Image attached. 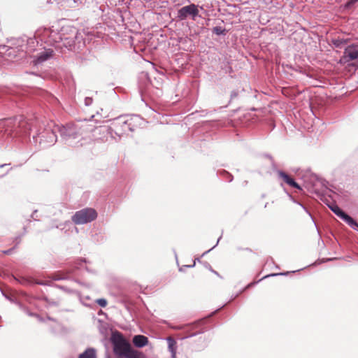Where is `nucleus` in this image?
Returning <instances> with one entry per match:
<instances>
[{
	"label": "nucleus",
	"mask_w": 358,
	"mask_h": 358,
	"mask_svg": "<svg viewBox=\"0 0 358 358\" xmlns=\"http://www.w3.org/2000/svg\"><path fill=\"white\" fill-rule=\"evenodd\" d=\"M141 122V119L138 115L120 116L112 122L110 130L111 133L120 137L135 130Z\"/></svg>",
	"instance_id": "1"
},
{
	"label": "nucleus",
	"mask_w": 358,
	"mask_h": 358,
	"mask_svg": "<svg viewBox=\"0 0 358 358\" xmlns=\"http://www.w3.org/2000/svg\"><path fill=\"white\" fill-rule=\"evenodd\" d=\"M114 354L117 357L136 358L137 350H134L131 344L123 337L122 334L115 332L111 336Z\"/></svg>",
	"instance_id": "2"
},
{
	"label": "nucleus",
	"mask_w": 358,
	"mask_h": 358,
	"mask_svg": "<svg viewBox=\"0 0 358 358\" xmlns=\"http://www.w3.org/2000/svg\"><path fill=\"white\" fill-rule=\"evenodd\" d=\"M59 127L54 122H50L42 132L38 134L39 143L43 147H49L53 145L57 142V134L59 131Z\"/></svg>",
	"instance_id": "3"
},
{
	"label": "nucleus",
	"mask_w": 358,
	"mask_h": 358,
	"mask_svg": "<svg viewBox=\"0 0 358 358\" xmlns=\"http://www.w3.org/2000/svg\"><path fill=\"white\" fill-rule=\"evenodd\" d=\"M36 36L40 38L42 41L55 45L56 48L61 47L60 41H63V34L51 29L38 30L36 32Z\"/></svg>",
	"instance_id": "4"
},
{
	"label": "nucleus",
	"mask_w": 358,
	"mask_h": 358,
	"mask_svg": "<svg viewBox=\"0 0 358 358\" xmlns=\"http://www.w3.org/2000/svg\"><path fill=\"white\" fill-rule=\"evenodd\" d=\"M59 131L62 137L71 145H76V143L73 140L81 138L80 129L77 124L73 123L67 124L62 128L59 127Z\"/></svg>",
	"instance_id": "5"
},
{
	"label": "nucleus",
	"mask_w": 358,
	"mask_h": 358,
	"mask_svg": "<svg viewBox=\"0 0 358 358\" xmlns=\"http://www.w3.org/2000/svg\"><path fill=\"white\" fill-rule=\"evenodd\" d=\"M97 217V213L92 208H85L77 211L72 217L73 222L76 224H83L93 221Z\"/></svg>",
	"instance_id": "6"
},
{
	"label": "nucleus",
	"mask_w": 358,
	"mask_h": 358,
	"mask_svg": "<svg viewBox=\"0 0 358 358\" xmlns=\"http://www.w3.org/2000/svg\"><path fill=\"white\" fill-rule=\"evenodd\" d=\"M199 10L198 6L194 3L182 7L178 10L177 17L180 20H185L187 17L195 20L199 16Z\"/></svg>",
	"instance_id": "7"
},
{
	"label": "nucleus",
	"mask_w": 358,
	"mask_h": 358,
	"mask_svg": "<svg viewBox=\"0 0 358 358\" xmlns=\"http://www.w3.org/2000/svg\"><path fill=\"white\" fill-rule=\"evenodd\" d=\"M53 56V50L51 49H45L35 56L34 62L36 64H41L50 59Z\"/></svg>",
	"instance_id": "8"
},
{
	"label": "nucleus",
	"mask_w": 358,
	"mask_h": 358,
	"mask_svg": "<svg viewBox=\"0 0 358 358\" xmlns=\"http://www.w3.org/2000/svg\"><path fill=\"white\" fill-rule=\"evenodd\" d=\"M344 54L349 60H355L358 58V44L353 43L348 45L344 51Z\"/></svg>",
	"instance_id": "9"
},
{
	"label": "nucleus",
	"mask_w": 358,
	"mask_h": 358,
	"mask_svg": "<svg viewBox=\"0 0 358 358\" xmlns=\"http://www.w3.org/2000/svg\"><path fill=\"white\" fill-rule=\"evenodd\" d=\"M77 38V36L75 34L71 37H66L63 34V41H60L61 47H57V48H62L63 47H64L69 50L73 49L75 48V38Z\"/></svg>",
	"instance_id": "10"
},
{
	"label": "nucleus",
	"mask_w": 358,
	"mask_h": 358,
	"mask_svg": "<svg viewBox=\"0 0 358 358\" xmlns=\"http://www.w3.org/2000/svg\"><path fill=\"white\" fill-rule=\"evenodd\" d=\"M278 176L284 180L285 182H286L289 186L296 188L298 189H301V187L299 185L298 183H296L293 178H292L289 175H287L286 173L279 171H278Z\"/></svg>",
	"instance_id": "11"
},
{
	"label": "nucleus",
	"mask_w": 358,
	"mask_h": 358,
	"mask_svg": "<svg viewBox=\"0 0 358 358\" xmlns=\"http://www.w3.org/2000/svg\"><path fill=\"white\" fill-rule=\"evenodd\" d=\"M133 343L137 348H143L148 345V338L143 335H136L133 338Z\"/></svg>",
	"instance_id": "12"
},
{
	"label": "nucleus",
	"mask_w": 358,
	"mask_h": 358,
	"mask_svg": "<svg viewBox=\"0 0 358 358\" xmlns=\"http://www.w3.org/2000/svg\"><path fill=\"white\" fill-rule=\"evenodd\" d=\"M166 341L168 343L169 350L171 352L172 358H176L177 350L176 341L171 337H168Z\"/></svg>",
	"instance_id": "13"
},
{
	"label": "nucleus",
	"mask_w": 358,
	"mask_h": 358,
	"mask_svg": "<svg viewBox=\"0 0 358 358\" xmlns=\"http://www.w3.org/2000/svg\"><path fill=\"white\" fill-rule=\"evenodd\" d=\"M343 221H345L351 228H352L355 230L358 229V224L357 222L354 220L350 216L345 214L342 218Z\"/></svg>",
	"instance_id": "14"
},
{
	"label": "nucleus",
	"mask_w": 358,
	"mask_h": 358,
	"mask_svg": "<svg viewBox=\"0 0 358 358\" xmlns=\"http://www.w3.org/2000/svg\"><path fill=\"white\" fill-rule=\"evenodd\" d=\"M328 206L341 219L346 214L336 203L328 204Z\"/></svg>",
	"instance_id": "15"
},
{
	"label": "nucleus",
	"mask_w": 358,
	"mask_h": 358,
	"mask_svg": "<svg viewBox=\"0 0 358 358\" xmlns=\"http://www.w3.org/2000/svg\"><path fill=\"white\" fill-rule=\"evenodd\" d=\"M79 358H96V350L94 348H88L80 355Z\"/></svg>",
	"instance_id": "16"
},
{
	"label": "nucleus",
	"mask_w": 358,
	"mask_h": 358,
	"mask_svg": "<svg viewBox=\"0 0 358 358\" xmlns=\"http://www.w3.org/2000/svg\"><path fill=\"white\" fill-rule=\"evenodd\" d=\"M96 303L101 306V307H106L107 305V301L105 299H99L96 300Z\"/></svg>",
	"instance_id": "17"
},
{
	"label": "nucleus",
	"mask_w": 358,
	"mask_h": 358,
	"mask_svg": "<svg viewBox=\"0 0 358 358\" xmlns=\"http://www.w3.org/2000/svg\"><path fill=\"white\" fill-rule=\"evenodd\" d=\"M213 31L217 35L222 34L223 33V30L220 27H215L213 29Z\"/></svg>",
	"instance_id": "18"
},
{
	"label": "nucleus",
	"mask_w": 358,
	"mask_h": 358,
	"mask_svg": "<svg viewBox=\"0 0 358 358\" xmlns=\"http://www.w3.org/2000/svg\"><path fill=\"white\" fill-rule=\"evenodd\" d=\"M92 103V98L86 97V98L85 99V104L86 106H90Z\"/></svg>",
	"instance_id": "19"
},
{
	"label": "nucleus",
	"mask_w": 358,
	"mask_h": 358,
	"mask_svg": "<svg viewBox=\"0 0 358 358\" xmlns=\"http://www.w3.org/2000/svg\"><path fill=\"white\" fill-rule=\"evenodd\" d=\"M136 358H145V356L141 352L137 351L135 355Z\"/></svg>",
	"instance_id": "20"
},
{
	"label": "nucleus",
	"mask_w": 358,
	"mask_h": 358,
	"mask_svg": "<svg viewBox=\"0 0 358 358\" xmlns=\"http://www.w3.org/2000/svg\"><path fill=\"white\" fill-rule=\"evenodd\" d=\"M29 135V131L28 130H24L22 134H19V136H27Z\"/></svg>",
	"instance_id": "21"
},
{
	"label": "nucleus",
	"mask_w": 358,
	"mask_h": 358,
	"mask_svg": "<svg viewBox=\"0 0 358 358\" xmlns=\"http://www.w3.org/2000/svg\"><path fill=\"white\" fill-rule=\"evenodd\" d=\"M27 122H22V123H21V127H24V126H25V125H27Z\"/></svg>",
	"instance_id": "22"
},
{
	"label": "nucleus",
	"mask_w": 358,
	"mask_h": 358,
	"mask_svg": "<svg viewBox=\"0 0 358 358\" xmlns=\"http://www.w3.org/2000/svg\"><path fill=\"white\" fill-rule=\"evenodd\" d=\"M358 1V0H351V3H355V2H357Z\"/></svg>",
	"instance_id": "23"
},
{
	"label": "nucleus",
	"mask_w": 358,
	"mask_h": 358,
	"mask_svg": "<svg viewBox=\"0 0 358 358\" xmlns=\"http://www.w3.org/2000/svg\"><path fill=\"white\" fill-rule=\"evenodd\" d=\"M29 43H34V40H33V39H30V40H29Z\"/></svg>",
	"instance_id": "24"
},
{
	"label": "nucleus",
	"mask_w": 358,
	"mask_h": 358,
	"mask_svg": "<svg viewBox=\"0 0 358 358\" xmlns=\"http://www.w3.org/2000/svg\"><path fill=\"white\" fill-rule=\"evenodd\" d=\"M5 166V164H1V165L0 166V167H3V166Z\"/></svg>",
	"instance_id": "25"
}]
</instances>
